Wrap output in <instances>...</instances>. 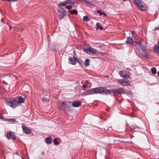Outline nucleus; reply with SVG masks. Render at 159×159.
Here are the masks:
<instances>
[{
  "label": "nucleus",
  "instance_id": "e433bc0d",
  "mask_svg": "<svg viewBox=\"0 0 159 159\" xmlns=\"http://www.w3.org/2000/svg\"><path fill=\"white\" fill-rule=\"evenodd\" d=\"M85 83L86 84H85L87 85L89 84V81L88 80H86L85 81Z\"/></svg>",
  "mask_w": 159,
  "mask_h": 159
},
{
  "label": "nucleus",
  "instance_id": "412c9836",
  "mask_svg": "<svg viewBox=\"0 0 159 159\" xmlns=\"http://www.w3.org/2000/svg\"><path fill=\"white\" fill-rule=\"evenodd\" d=\"M153 50L155 52H159V41L158 42L157 44L154 46L153 48Z\"/></svg>",
  "mask_w": 159,
  "mask_h": 159
},
{
  "label": "nucleus",
  "instance_id": "a878e982",
  "mask_svg": "<svg viewBox=\"0 0 159 159\" xmlns=\"http://www.w3.org/2000/svg\"><path fill=\"white\" fill-rule=\"evenodd\" d=\"M83 20L84 21L88 22L89 20L90 19L89 18L88 16H86L83 17Z\"/></svg>",
  "mask_w": 159,
  "mask_h": 159
},
{
  "label": "nucleus",
  "instance_id": "393cba45",
  "mask_svg": "<svg viewBox=\"0 0 159 159\" xmlns=\"http://www.w3.org/2000/svg\"><path fill=\"white\" fill-rule=\"evenodd\" d=\"M97 13H98L100 14V16H102V15H103L105 16H107V14L105 12H102L100 10H98L97 11Z\"/></svg>",
  "mask_w": 159,
  "mask_h": 159
},
{
  "label": "nucleus",
  "instance_id": "aec40b11",
  "mask_svg": "<svg viewBox=\"0 0 159 159\" xmlns=\"http://www.w3.org/2000/svg\"><path fill=\"white\" fill-rule=\"evenodd\" d=\"M52 138L51 137H49L46 138L45 140V142L47 144H50L51 143L52 141Z\"/></svg>",
  "mask_w": 159,
  "mask_h": 159
},
{
  "label": "nucleus",
  "instance_id": "6ab92c4d",
  "mask_svg": "<svg viewBox=\"0 0 159 159\" xmlns=\"http://www.w3.org/2000/svg\"><path fill=\"white\" fill-rule=\"evenodd\" d=\"M133 41L132 38L130 37H127V40L126 43L127 44H130L133 43Z\"/></svg>",
  "mask_w": 159,
  "mask_h": 159
},
{
  "label": "nucleus",
  "instance_id": "a19ab883",
  "mask_svg": "<svg viewBox=\"0 0 159 159\" xmlns=\"http://www.w3.org/2000/svg\"><path fill=\"white\" fill-rule=\"evenodd\" d=\"M79 1H82L84 2H86V0H79Z\"/></svg>",
  "mask_w": 159,
  "mask_h": 159
},
{
  "label": "nucleus",
  "instance_id": "dca6fc26",
  "mask_svg": "<svg viewBox=\"0 0 159 159\" xmlns=\"http://www.w3.org/2000/svg\"><path fill=\"white\" fill-rule=\"evenodd\" d=\"M139 52L141 53L143 57H148V54L147 51L146 49H145L143 48L141 50V51H140Z\"/></svg>",
  "mask_w": 159,
  "mask_h": 159
},
{
  "label": "nucleus",
  "instance_id": "6e6552de",
  "mask_svg": "<svg viewBox=\"0 0 159 159\" xmlns=\"http://www.w3.org/2000/svg\"><path fill=\"white\" fill-rule=\"evenodd\" d=\"M7 137L8 139H11L12 140H16V137L13 132H8L7 134Z\"/></svg>",
  "mask_w": 159,
  "mask_h": 159
},
{
  "label": "nucleus",
  "instance_id": "72a5a7b5",
  "mask_svg": "<svg viewBox=\"0 0 159 159\" xmlns=\"http://www.w3.org/2000/svg\"><path fill=\"white\" fill-rule=\"evenodd\" d=\"M138 128L139 129H140V127H139L137 125L135 126L134 127V128L133 127V126H131V129H134V128Z\"/></svg>",
  "mask_w": 159,
  "mask_h": 159
},
{
  "label": "nucleus",
  "instance_id": "5701e85b",
  "mask_svg": "<svg viewBox=\"0 0 159 159\" xmlns=\"http://www.w3.org/2000/svg\"><path fill=\"white\" fill-rule=\"evenodd\" d=\"M90 62L89 59H87L84 62V65L85 66H88L89 65Z\"/></svg>",
  "mask_w": 159,
  "mask_h": 159
},
{
  "label": "nucleus",
  "instance_id": "79ce46f5",
  "mask_svg": "<svg viewBox=\"0 0 159 159\" xmlns=\"http://www.w3.org/2000/svg\"><path fill=\"white\" fill-rule=\"evenodd\" d=\"M17 0H9V1H16Z\"/></svg>",
  "mask_w": 159,
  "mask_h": 159
},
{
  "label": "nucleus",
  "instance_id": "4468645a",
  "mask_svg": "<svg viewBox=\"0 0 159 159\" xmlns=\"http://www.w3.org/2000/svg\"><path fill=\"white\" fill-rule=\"evenodd\" d=\"M82 103V102L80 101H77L73 102L71 103V105L73 107H79Z\"/></svg>",
  "mask_w": 159,
  "mask_h": 159
},
{
  "label": "nucleus",
  "instance_id": "4be33fe9",
  "mask_svg": "<svg viewBox=\"0 0 159 159\" xmlns=\"http://www.w3.org/2000/svg\"><path fill=\"white\" fill-rule=\"evenodd\" d=\"M5 120L10 123H13L16 121V120L14 119H6Z\"/></svg>",
  "mask_w": 159,
  "mask_h": 159
},
{
  "label": "nucleus",
  "instance_id": "c9c22d12",
  "mask_svg": "<svg viewBox=\"0 0 159 159\" xmlns=\"http://www.w3.org/2000/svg\"><path fill=\"white\" fill-rule=\"evenodd\" d=\"M84 52H87L88 51L89 52V48L88 49H84Z\"/></svg>",
  "mask_w": 159,
  "mask_h": 159
},
{
  "label": "nucleus",
  "instance_id": "a211bd4d",
  "mask_svg": "<svg viewBox=\"0 0 159 159\" xmlns=\"http://www.w3.org/2000/svg\"><path fill=\"white\" fill-rule=\"evenodd\" d=\"M17 99V102L19 105L22 103H24L25 101L24 98L21 96H19Z\"/></svg>",
  "mask_w": 159,
  "mask_h": 159
},
{
  "label": "nucleus",
  "instance_id": "9d476101",
  "mask_svg": "<svg viewBox=\"0 0 159 159\" xmlns=\"http://www.w3.org/2000/svg\"><path fill=\"white\" fill-rule=\"evenodd\" d=\"M66 4L68 5H69L67 6L66 7V8L68 10H70L72 7H75L74 4L69 0H66Z\"/></svg>",
  "mask_w": 159,
  "mask_h": 159
},
{
  "label": "nucleus",
  "instance_id": "ea45409f",
  "mask_svg": "<svg viewBox=\"0 0 159 159\" xmlns=\"http://www.w3.org/2000/svg\"><path fill=\"white\" fill-rule=\"evenodd\" d=\"M45 154V152H42L41 153V155H44Z\"/></svg>",
  "mask_w": 159,
  "mask_h": 159
},
{
  "label": "nucleus",
  "instance_id": "f8f14e48",
  "mask_svg": "<svg viewBox=\"0 0 159 159\" xmlns=\"http://www.w3.org/2000/svg\"><path fill=\"white\" fill-rule=\"evenodd\" d=\"M118 82L123 86H127L130 85V83L123 80H119Z\"/></svg>",
  "mask_w": 159,
  "mask_h": 159
},
{
  "label": "nucleus",
  "instance_id": "1a4fd4ad",
  "mask_svg": "<svg viewBox=\"0 0 159 159\" xmlns=\"http://www.w3.org/2000/svg\"><path fill=\"white\" fill-rule=\"evenodd\" d=\"M83 93L84 95H89L95 94V89L94 88H93L88 89L85 92H84Z\"/></svg>",
  "mask_w": 159,
  "mask_h": 159
},
{
  "label": "nucleus",
  "instance_id": "c85d7f7f",
  "mask_svg": "<svg viewBox=\"0 0 159 159\" xmlns=\"http://www.w3.org/2000/svg\"><path fill=\"white\" fill-rule=\"evenodd\" d=\"M131 32L133 37H136L137 36V34L135 32L133 31H131Z\"/></svg>",
  "mask_w": 159,
  "mask_h": 159
},
{
  "label": "nucleus",
  "instance_id": "58836bf2",
  "mask_svg": "<svg viewBox=\"0 0 159 159\" xmlns=\"http://www.w3.org/2000/svg\"><path fill=\"white\" fill-rule=\"evenodd\" d=\"M23 30H24V29H23V28H20V29L19 30L20 31H22Z\"/></svg>",
  "mask_w": 159,
  "mask_h": 159
},
{
  "label": "nucleus",
  "instance_id": "ddd939ff",
  "mask_svg": "<svg viewBox=\"0 0 159 159\" xmlns=\"http://www.w3.org/2000/svg\"><path fill=\"white\" fill-rule=\"evenodd\" d=\"M89 52L92 54H100L103 55V53L102 52H98L96 49H94L91 47H89Z\"/></svg>",
  "mask_w": 159,
  "mask_h": 159
},
{
  "label": "nucleus",
  "instance_id": "39448f33",
  "mask_svg": "<svg viewBox=\"0 0 159 159\" xmlns=\"http://www.w3.org/2000/svg\"><path fill=\"white\" fill-rule=\"evenodd\" d=\"M114 93L120 94H125L126 93V90L122 88H120L118 89H111V93Z\"/></svg>",
  "mask_w": 159,
  "mask_h": 159
},
{
  "label": "nucleus",
  "instance_id": "b1692460",
  "mask_svg": "<svg viewBox=\"0 0 159 159\" xmlns=\"http://www.w3.org/2000/svg\"><path fill=\"white\" fill-rule=\"evenodd\" d=\"M70 13L71 14H74L76 15L78 14V11L77 10L73 9L70 11Z\"/></svg>",
  "mask_w": 159,
  "mask_h": 159
},
{
  "label": "nucleus",
  "instance_id": "20e7f679",
  "mask_svg": "<svg viewBox=\"0 0 159 159\" xmlns=\"http://www.w3.org/2000/svg\"><path fill=\"white\" fill-rule=\"evenodd\" d=\"M8 104L10 107L13 108L16 107L19 105L17 98H14L9 100Z\"/></svg>",
  "mask_w": 159,
  "mask_h": 159
},
{
  "label": "nucleus",
  "instance_id": "37998d69",
  "mask_svg": "<svg viewBox=\"0 0 159 159\" xmlns=\"http://www.w3.org/2000/svg\"><path fill=\"white\" fill-rule=\"evenodd\" d=\"M158 75L159 76V71L157 72Z\"/></svg>",
  "mask_w": 159,
  "mask_h": 159
},
{
  "label": "nucleus",
  "instance_id": "a18cd8bd",
  "mask_svg": "<svg viewBox=\"0 0 159 159\" xmlns=\"http://www.w3.org/2000/svg\"><path fill=\"white\" fill-rule=\"evenodd\" d=\"M22 159H23V158H22Z\"/></svg>",
  "mask_w": 159,
  "mask_h": 159
},
{
  "label": "nucleus",
  "instance_id": "2f4dec72",
  "mask_svg": "<svg viewBox=\"0 0 159 159\" xmlns=\"http://www.w3.org/2000/svg\"><path fill=\"white\" fill-rule=\"evenodd\" d=\"M97 29H100V30H102L103 29V27L101 26H100V25L98 24V25H97Z\"/></svg>",
  "mask_w": 159,
  "mask_h": 159
},
{
  "label": "nucleus",
  "instance_id": "423d86ee",
  "mask_svg": "<svg viewBox=\"0 0 159 159\" xmlns=\"http://www.w3.org/2000/svg\"><path fill=\"white\" fill-rule=\"evenodd\" d=\"M119 74L121 77H123L125 79L129 78V72L128 71H120L119 72Z\"/></svg>",
  "mask_w": 159,
  "mask_h": 159
},
{
  "label": "nucleus",
  "instance_id": "cd10ccee",
  "mask_svg": "<svg viewBox=\"0 0 159 159\" xmlns=\"http://www.w3.org/2000/svg\"><path fill=\"white\" fill-rule=\"evenodd\" d=\"M53 142L54 143V144L55 145H57L59 144V143L57 141V140L56 138H55L53 139Z\"/></svg>",
  "mask_w": 159,
  "mask_h": 159
},
{
  "label": "nucleus",
  "instance_id": "7ed1b4c3",
  "mask_svg": "<svg viewBox=\"0 0 159 159\" xmlns=\"http://www.w3.org/2000/svg\"><path fill=\"white\" fill-rule=\"evenodd\" d=\"M135 5L139 10L144 11L147 8V6L142 1L140 0H133Z\"/></svg>",
  "mask_w": 159,
  "mask_h": 159
},
{
  "label": "nucleus",
  "instance_id": "7c9ffc66",
  "mask_svg": "<svg viewBox=\"0 0 159 159\" xmlns=\"http://www.w3.org/2000/svg\"><path fill=\"white\" fill-rule=\"evenodd\" d=\"M42 100L43 102H46L48 101V99L47 98L45 97H43L42 98Z\"/></svg>",
  "mask_w": 159,
  "mask_h": 159
},
{
  "label": "nucleus",
  "instance_id": "473e14b6",
  "mask_svg": "<svg viewBox=\"0 0 159 159\" xmlns=\"http://www.w3.org/2000/svg\"><path fill=\"white\" fill-rule=\"evenodd\" d=\"M77 61L80 64H82L83 63L82 61L80 59H79Z\"/></svg>",
  "mask_w": 159,
  "mask_h": 159
},
{
  "label": "nucleus",
  "instance_id": "bb28decb",
  "mask_svg": "<svg viewBox=\"0 0 159 159\" xmlns=\"http://www.w3.org/2000/svg\"><path fill=\"white\" fill-rule=\"evenodd\" d=\"M151 72L153 74H155L157 72L156 69L155 67H152L151 70Z\"/></svg>",
  "mask_w": 159,
  "mask_h": 159
},
{
  "label": "nucleus",
  "instance_id": "f257e3e1",
  "mask_svg": "<svg viewBox=\"0 0 159 159\" xmlns=\"http://www.w3.org/2000/svg\"><path fill=\"white\" fill-rule=\"evenodd\" d=\"M59 108L64 111H71L70 108L71 107V102L68 101L60 102L58 104Z\"/></svg>",
  "mask_w": 159,
  "mask_h": 159
},
{
  "label": "nucleus",
  "instance_id": "0eeeda50",
  "mask_svg": "<svg viewBox=\"0 0 159 159\" xmlns=\"http://www.w3.org/2000/svg\"><path fill=\"white\" fill-rule=\"evenodd\" d=\"M58 13L60 19H61L66 15V10L62 8H60L58 10Z\"/></svg>",
  "mask_w": 159,
  "mask_h": 159
},
{
  "label": "nucleus",
  "instance_id": "9b49d317",
  "mask_svg": "<svg viewBox=\"0 0 159 159\" xmlns=\"http://www.w3.org/2000/svg\"><path fill=\"white\" fill-rule=\"evenodd\" d=\"M135 46L136 49L139 50V52L141 51L143 48V46L141 41L136 42L135 44Z\"/></svg>",
  "mask_w": 159,
  "mask_h": 159
},
{
  "label": "nucleus",
  "instance_id": "f704fd0d",
  "mask_svg": "<svg viewBox=\"0 0 159 159\" xmlns=\"http://www.w3.org/2000/svg\"><path fill=\"white\" fill-rule=\"evenodd\" d=\"M60 4L61 5H62L63 6H65L66 5V1L65 2H63L62 3H61Z\"/></svg>",
  "mask_w": 159,
  "mask_h": 159
},
{
  "label": "nucleus",
  "instance_id": "f3484780",
  "mask_svg": "<svg viewBox=\"0 0 159 159\" xmlns=\"http://www.w3.org/2000/svg\"><path fill=\"white\" fill-rule=\"evenodd\" d=\"M69 60L70 61V64L72 65H75L76 61H77V58L74 57L72 58L70 57L69 58Z\"/></svg>",
  "mask_w": 159,
  "mask_h": 159
},
{
  "label": "nucleus",
  "instance_id": "f03ea898",
  "mask_svg": "<svg viewBox=\"0 0 159 159\" xmlns=\"http://www.w3.org/2000/svg\"><path fill=\"white\" fill-rule=\"evenodd\" d=\"M94 89L95 94H108L111 93V89H108L105 87L101 86Z\"/></svg>",
  "mask_w": 159,
  "mask_h": 159
},
{
  "label": "nucleus",
  "instance_id": "c756f323",
  "mask_svg": "<svg viewBox=\"0 0 159 159\" xmlns=\"http://www.w3.org/2000/svg\"><path fill=\"white\" fill-rule=\"evenodd\" d=\"M51 48L55 50H56L57 49V47L54 45H52L51 47Z\"/></svg>",
  "mask_w": 159,
  "mask_h": 159
},
{
  "label": "nucleus",
  "instance_id": "2eb2a0df",
  "mask_svg": "<svg viewBox=\"0 0 159 159\" xmlns=\"http://www.w3.org/2000/svg\"><path fill=\"white\" fill-rule=\"evenodd\" d=\"M22 128L23 132L25 134H28L30 133L31 132V131L30 129L25 125L22 126Z\"/></svg>",
  "mask_w": 159,
  "mask_h": 159
},
{
  "label": "nucleus",
  "instance_id": "c03bdc74",
  "mask_svg": "<svg viewBox=\"0 0 159 159\" xmlns=\"http://www.w3.org/2000/svg\"><path fill=\"white\" fill-rule=\"evenodd\" d=\"M10 29H11V27H10Z\"/></svg>",
  "mask_w": 159,
  "mask_h": 159
},
{
  "label": "nucleus",
  "instance_id": "4c0bfd02",
  "mask_svg": "<svg viewBox=\"0 0 159 159\" xmlns=\"http://www.w3.org/2000/svg\"><path fill=\"white\" fill-rule=\"evenodd\" d=\"M87 87V85H86V84H83V87L84 88H86Z\"/></svg>",
  "mask_w": 159,
  "mask_h": 159
}]
</instances>
